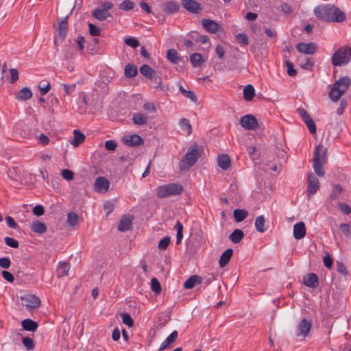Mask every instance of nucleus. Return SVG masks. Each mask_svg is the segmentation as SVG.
Wrapping results in <instances>:
<instances>
[{
    "mask_svg": "<svg viewBox=\"0 0 351 351\" xmlns=\"http://www.w3.org/2000/svg\"><path fill=\"white\" fill-rule=\"evenodd\" d=\"M314 138L317 142L320 138L319 144L317 145L313 152V169L315 173L319 176H323L324 175V170L323 169L324 165L327 161L326 149L324 147V144H326L329 137V133H313Z\"/></svg>",
    "mask_w": 351,
    "mask_h": 351,
    "instance_id": "f257e3e1",
    "label": "nucleus"
},
{
    "mask_svg": "<svg viewBox=\"0 0 351 351\" xmlns=\"http://www.w3.org/2000/svg\"><path fill=\"white\" fill-rule=\"evenodd\" d=\"M314 14L317 19L326 22H342L346 19L344 12L330 5L317 6L314 9Z\"/></svg>",
    "mask_w": 351,
    "mask_h": 351,
    "instance_id": "f03ea898",
    "label": "nucleus"
},
{
    "mask_svg": "<svg viewBox=\"0 0 351 351\" xmlns=\"http://www.w3.org/2000/svg\"><path fill=\"white\" fill-rule=\"evenodd\" d=\"M108 93V84L103 82L96 84L92 93L89 95V110H99L102 107L104 97Z\"/></svg>",
    "mask_w": 351,
    "mask_h": 351,
    "instance_id": "7ed1b4c3",
    "label": "nucleus"
},
{
    "mask_svg": "<svg viewBox=\"0 0 351 351\" xmlns=\"http://www.w3.org/2000/svg\"><path fill=\"white\" fill-rule=\"evenodd\" d=\"M202 149L197 143L190 146L179 162V169L184 171L193 166L200 156Z\"/></svg>",
    "mask_w": 351,
    "mask_h": 351,
    "instance_id": "20e7f679",
    "label": "nucleus"
},
{
    "mask_svg": "<svg viewBox=\"0 0 351 351\" xmlns=\"http://www.w3.org/2000/svg\"><path fill=\"white\" fill-rule=\"evenodd\" d=\"M351 84V80L349 77L345 76L339 78L332 85L329 92V97L333 101H337L344 94Z\"/></svg>",
    "mask_w": 351,
    "mask_h": 351,
    "instance_id": "39448f33",
    "label": "nucleus"
},
{
    "mask_svg": "<svg viewBox=\"0 0 351 351\" xmlns=\"http://www.w3.org/2000/svg\"><path fill=\"white\" fill-rule=\"evenodd\" d=\"M351 59V47H342L337 49L331 58L334 66H341L347 64Z\"/></svg>",
    "mask_w": 351,
    "mask_h": 351,
    "instance_id": "423d86ee",
    "label": "nucleus"
},
{
    "mask_svg": "<svg viewBox=\"0 0 351 351\" xmlns=\"http://www.w3.org/2000/svg\"><path fill=\"white\" fill-rule=\"evenodd\" d=\"M183 187L177 183H170L162 185L157 189V197L159 198H165L173 195H178L182 193Z\"/></svg>",
    "mask_w": 351,
    "mask_h": 351,
    "instance_id": "0eeeda50",
    "label": "nucleus"
},
{
    "mask_svg": "<svg viewBox=\"0 0 351 351\" xmlns=\"http://www.w3.org/2000/svg\"><path fill=\"white\" fill-rule=\"evenodd\" d=\"M240 123L247 130H265L264 128L258 124L256 117L251 114L243 116L240 119Z\"/></svg>",
    "mask_w": 351,
    "mask_h": 351,
    "instance_id": "6e6552de",
    "label": "nucleus"
},
{
    "mask_svg": "<svg viewBox=\"0 0 351 351\" xmlns=\"http://www.w3.org/2000/svg\"><path fill=\"white\" fill-rule=\"evenodd\" d=\"M112 7L113 4L111 2L106 1L93 11L92 15L99 21H104L111 16L109 10L112 9Z\"/></svg>",
    "mask_w": 351,
    "mask_h": 351,
    "instance_id": "1a4fd4ad",
    "label": "nucleus"
},
{
    "mask_svg": "<svg viewBox=\"0 0 351 351\" xmlns=\"http://www.w3.org/2000/svg\"><path fill=\"white\" fill-rule=\"evenodd\" d=\"M312 327V322L306 318L302 319L295 328V336L304 339L308 336Z\"/></svg>",
    "mask_w": 351,
    "mask_h": 351,
    "instance_id": "9d476101",
    "label": "nucleus"
},
{
    "mask_svg": "<svg viewBox=\"0 0 351 351\" xmlns=\"http://www.w3.org/2000/svg\"><path fill=\"white\" fill-rule=\"evenodd\" d=\"M308 188H307V196L310 197L314 195L319 188V182L317 178L313 173H311L308 176Z\"/></svg>",
    "mask_w": 351,
    "mask_h": 351,
    "instance_id": "9b49d317",
    "label": "nucleus"
},
{
    "mask_svg": "<svg viewBox=\"0 0 351 351\" xmlns=\"http://www.w3.org/2000/svg\"><path fill=\"white\" fill-rule=\"evenodd\" d=\"M298 112L301 117L302 121L307 126L309 132H316V125L314 121L311 118L308 112L304 108H298Z\"/></svg>",
    "mask_w": 351,
    "mask_h": 351,
    "instance_id": "f8f14e48",
    "label": "nucleus"
},
{
    "mask_svg": "<svg viewBox=\"0 0 351 351\" xmlns=\"http://www.w3.org/2000/svg\"><path fill=\"white\" fill-rule=\"evenodd\" d=\"M21 300L25 301L27 308H38L41 304L40 298L35 295H26L21 297Z\"/></svg>",
    "mask_w": 351,
    "mask_h": 351,
    "instance_id": "ddd939ff",
    "label": "nucleus"
},
{
    "mask_svg": "<svg viewBox=\"0 0 351 351\" xmlns=\"http://www.w3.org/2000/svg\"><path fill=\"white\" fill-rule=\"evenodd\" d=\"M110 186L109 180L105 177H98L95 182L94 189L98 193H106Z\"/></svg>",
    "mask_w": 351,
    "mask_h": 351,
    "instance_id": "4468645a",
    "label": "nucleus"
},
{
    "mask_svg": "<svg viewBox=\"0 0 351 351\" xmlns=\"http://www.w3.org/2000/svg\"><path fill=\"white\" fill-rule=\"evenodd\" d=\"M89 95L84 92L79 94L78 97V110L81 114L85 113L89 110Z\"/></svg>",
    "mask_w": 351,
    "mask_h": 351,
    "instance_id": "2eb2a0df",
    "label": "nucleus"
},
{
    "mask_svg": "<svg viewBox=\"0 0 351 351\" xmlns=\"http://www.w3.org/2000/svg\"><path fill=\"white\" fill-rule=\"evenodd\" d=\"M297 50L304 54H313L317 49V46L313 43H300L296 45Z\"/></svg>",
    "mask_w": 351,
    "mask_h": 351,
    "instance_id": "dca6fc26",
    "label": "nucleus"
},
{
    "mask_svg": "<svg viewBox=\"0 0 351 351\" xmlns=\"http://www.w3.org/2000/svg\"><path fill=\"white\" fill-rule=\"evenodd\" d=\"M123 142L128 146L136 147L143 144V140L139 136L132 134L125 136L123 138Z\"/></svg>",
    "mask_w": 351,
    "mask_h": 351,
    "instance_id": "f3484780",
    "label": "nucleus"
},
{
    "mask_svg": "<svg viewBox=\"0 0 351 351\" xmlns=\"http://www.w3.org/2000/svg\"><path fill=\"white\" fill-rule=\"evenodd\" d=\"M202 23L204 29L212 34L217 33L220 29L219 25L211 19H203Z\"/></svg>",
    "mask_w": 351,
    "mask_h": 351,
    "instance_id": "a211bd4d",
    "label": "nucleus"
},
{
    "mask_svg": "<svg viewBox=\"0 0 351 351\" xmlns=\"http://www.w3.org/2000/svg\"><path fill=\"white\" fill-rule=\"evenodd\" d=\"M182 6L189 12L194 14L199 13L200 11L199 4L194 0H182Z\"/></svg>",
    "mask_w": 351,
    "mask_h": 351,
    "instance_id": "6ab92c4d",
    "label": "nucleus"
},
{
    "mask_svg": "<svg viewBox=\"0 0 351 351\" xmlns=\"http://www.w3.org/2000/svg\"><path fill=\"white\" fill-rule=\"evenodd\" d=\"M304 284L311 288H315L319 285V279L316 274H308L303 278Z\"/></svg>",
    "mask_w": 351,
    "mask_h": 351,
    "instance_id": "aec40b11",
    "label": "nucleus"
},
{
    "mask_svg": "<svg viewBox=\"0 0 351 351\" xmlns=\"http://www.w3.org/2000/svg\"><path fill=\"white\" fill-rule=\"evenodd\" d=\"M306 235V227L304 222L300 221L293 226V236L296 239H301Z\"/></svg>",
    "mask_w": 351,
    "mask_h": 351,
    "instance_id": "412c9836",
    "label": "nucleus"
},
{
    "mask_svg": "<svg viewBox=\"0 0 351 351\" xmlns=\"http://www.w3.org/2000/svg\"><path fill=\"white\" fill-rule=\"evenodd\" d=\"M178 336V333L176 330L173 331L166 339L161 343L159 351H162L167 348H169L173 343L176 341Z\"/></svg>",
    "mask_w": 351,
    "mask_h": 351,
    "instance_id": "4be33fe9",
    "label": "nucleus"
},
{
    "mask_svg": "<svg viewBox=\"0 0 351 351\" xmlns=\"http://www.w3.org/2000/svg\"><path fill=\"white\" fill-rule=\"evenodd\" d=\"M180 5L174 1H167L162 4V10L167 14H174L178 11Z\"/></svg>",
    "mask_w": 351,
    "mask_h": 351,
    "instance_id": "5701e85b",
    "label": "nucleus"
},
{
    "mask_svg": "<svg viewBox=\"0 0 351 351\" xmlns=\"http://www.w3.org/2000/svg\"><path fill=\"white\" fill-rule=\"evenodd\" d=\"M58 35L64 39L67 34L68 30V16L64 17L58 24Z\"/></svg>",
    "mask_w": 351,
    "mask_h": 351,
    "instance_id": "b1692460",
    "label": "nucleus"
},
{
    "mask_svg": "<svg viewBox=\"0 0 351 351\" xmlns=\"http://www.w3.org/2000/svg\"><path fill=\"white\" fill-rule=\"evenodd\" d=\"M233 254V250L230 248L225 250L220 256L219 264L221 267H225L230 261Z\"/></svg>",
    "mask_w": 351,
    "mask_h": 351,
    "instance_id": "393cba45",
    "label": "nucleus"
},
{
    "mask_svg": "<svg viewBox=\"0 0 351 351\" xmlns=\"http://www.w3.org/2000/svg\"><path fill=\"white\" fill-rule=\"evenodd\" d=\"M189 37L194 41L201 43L202 44L209 43V38L206 35H201L197 32H191L189 34Z\"/></svg>",
    "mask_w": 351,
    "mask_h": 351,
    "instance_id": "a878e982",
    "label": "nucleus"
},
{
    "mask_svg": "<svg viewBox=\"0 0 351 351\" xmlns=\"http://www.w3.org/2000/svg\"><path fill=\"white\" fill-rule=\"evenodd\" d=\"M32 93L29 88L25 87L22 88L16 95L15 99L19 101H25L30 99Z\"/></svg>",
    "mask_w": 351,
    "mask_h": 351,
    "instance_id": "bb28decb",
    "label": "nucleus"
},
{
    "mask_svg": "<svg viewBox=\"0 0 351 351\" xmlns=\"http://www.w3.org/2000/svg\"><path fill=\"white\" fill-rule=\"evenodd\" d=\"M31 229L34 232L38 234H43L47 231L45 224L38 220L32 222Z\"/></svg>",
    "mask_w": 351,
    "mask_h": 351,
    "instance_id": "cd10ccee",
    "label": "nucleus"
},
{
    "mask_svg": "<svg viewBox=\"0 0 351 351\" xmlns=\"http://www.w3.org/2000/svg\"><path fill=\"white\" fill-rule=\"evenodd\" d=\"M217 162L221 169L227 170L230 166V158L228 155L222 154L218 157Z\"/></svg>",
    "mask_w": 351,
    "mask_h": 351,
    "instance_id": "c85d7f7f",
    "label": "nucleus"
},
{
    "mask_svg": "<svg viewBox=\"0 0 351 351\" xmlns=\"http://www.w3.org/2000/svg\"><path fill=\"white\" fill-rule=\"evenodd\" d=\"M266 221L263 215H260L257 217L255 219V227L256 231L259 232H264L267 228V226H265Z\"/></svg>",
    "mask_w": 351,
    "mask_h": 351,
    "instance_id": "c756f323",
    "label": "nucleus"
},
{
    "mask_svg": "<svg viewBox=\"0 0 351 351\" xmlns=\"http://www.w3.org/2000/svg\"><path fill=\"white\" fill-rule=\"evenodd\" d=\"M21 325L24 330L31 332L35 331L38 326V324L36 322L30 319H25L23 321H22Z\"/></svg>",
    "mask_w": 351,
    "mask_h": 351,
    "instance_id": "7c9ffc66",
    "label": "nucleus"
},
{
    "mask_svg": "<svg viewBox=\"0 0 351 351\" xmlns=\"http://www.w3.org/2000/svg\"><path fill=\"white\" fill-rule=\"evenodd\" d=\"M132 226V219L130 217L124 216L120 221L118 230L124 232L128 230Z\"/></svg>",
    "mask_w": 351,
    "mask_h": 351,
    "instance_id": "2f4dec72",
    "label": "nucleus"
},
{
    "mask_svg": "<svg viewBox=\"0 0 351 351\" xmlns=\"http://www.w3.org/2000/svg\"><path fill=\"white\" fill-rule=\"evenodd\" d=\"M140 73L147 79H152L156 75V71L147 64L141 66Z\"/></svg>",
    "mask_w": 351,
    "mask_h": 351,
    "instance_id": "473e14b6",
    "label": "nucleus"
},
{
    "mask_svg": "<svg viewBox=\"0 0 351 351\" xmlns=\"http://www.w3.org/2000/svg\"><path fill=\"white\" fill-rule=\"evenodd\" d=\"M201 283V278L198 276H191L185 282L184 287L186 289L193 288L197 284Z\"/></svg>",
    "mask_w": 351,
    "mask_h": 351,
    "instance_id": "72a5a7b5",
    "label": "nucleus"
},
{
    "mask_svg": "<svg viewBox=\"0 0 351 351\" xmlns=\"http://www.w3.org/2000/svg\"><path fill=\"white\" fill-rule=\"evenodd\" d=\"M70 265L67 263H60L57 269V276L58 278L66 276L69 274Z\"/></svg>",
    "mask_w": 351,
    "mask_h": 351,
    "instance_id": "f704fd0d",
    "label": "nucleus"
},
{
    "mask_svg": "<svg viewBox=\"0 0 351 351\" xmlns=\"http://www.w3.org/2000/svg\"><path fill=\"white\" fill-rule=\"evenodd\" d=\"M243 237L244 233L240 229H235L229 236L230 240L234 243H239Z\"/></svg>",
    "mask_w": 351,
    "mask_h": 351,
    "instance_id": "c9c22d12",
    "label": "nucleus"
},
{
    "mask_svg": "<svg viewBox=\"0 0 351 351\" xmlns=\"http://www.w3.org/2000/svg\"><path fill=\"white\" fill-rule=\"evenodd\" d=\"M167 58L171 62L174 64H177L180 61V56L178 51L174 49H171L167 51Z\"/></svg>",
    "mask_w": 351,
    "mask_h": 351,
    "instance_id": "e433bc0d",
    "label": "nucleus"
},
{
    "mask_svg": "<svg viewBox=\"0 0 351 351\" xmlns=\"http://www.w3.org/2000/svg\"><path fill=\"white\" fill-rule=\"evenodd\" d=\"M233 215L237 222H241L247 217L248 213L243 209H235Z\"/></svg>",
    "mask_w": 351,
    "mask_h": 351,
    "instance_id": "4c0bfd02",
    "label": "nucleus"
},
{
    "mask_svg": "<svg viewBox=\"0 0 351 351\" xmlns=\"http://www.w3.org/2000/svg\"><path fill=\"white\" fill-rule=\"evenodd\" d=\"M190 61L193 67H199L204 62L202 56L199 53H195L190 56Z\"/></svg>",
    "mask_w": 351,
    "mask_h": 351,
    "instance_id": "58836bf2",
    "label": "nucleus"
},
{
    "mask_svg": "<svg viewBox=\"0 0 351 351\" xmlns=\"http://www.w3.org/2000/svg\"><path fill=\"white\" fill-rule=\"evenodd\" d=\"M85 138L86 136L84 133H73V138L69 141L72 145L77 147L84 141Z\"/></svg>",
    "mask_w": 351,
    "mask_h": 351,
    "instance_id": "ea45409f",
    "label": "nucleus"
},
{
    "mask_svg": "<svg viewBox=\"0 0 351 351\" xmlns=\"http://www.w3.org/2000/svg\"><path fill=\"white\" fill-rule=\"evenodd\" d=\"M255 95L254 87L251 84L247 85L243 89V97L246 101H251Z\"/></svg>",
    "mask_w": 351,
    "mask_h": 351,
    "instance_id": "a19ab883",
    "label": "nucleus"
},
{
    "mask_svg": "<svg viewBox=\"0 0 351 351\" xmlns=\"http://www.w3.org/2000/svg\"><path fill=\"white\" fill-rule=\"evenodd\" d=\"M125 75L128 77H135L137 73V69L134 64H128L125 66L124 69Z\"/></svg>",
    "mask_w": 351,
    "mask_h": 351,
    "instance_id": "79ce46f5",
    "label": "nucleus"
},
{
    "mask_svg": "<svg viewBox=\"0 0 351 351\" xmlns=\"http://www.w3.org/2000/svg\"><path fill=\"white\" fill-rule=\"evenodd\" d=\"M174 228L177 231L176 234V244L180 243L182 238H183V226L182 224L178 221L174 226Z\"/></svg>",
    "mask_w": 351,
    "mask_h": 351,
    "instance_id": "37998d69",
    "label": "nucleus"
},
{
    "mask_svg": "<svg viewBox=\"0 0 351 351\" xmlns=\"http://www.w3.org/2000/svg\"><path fill=\"white\" fill-rule=\"evenodd\" d=\"M147 121V117L141 113H136L133 116V121L136 125H144Z\"/></svg>",
    "mask_w": 351,
    "mask_h": 351,
    "instance_id": "c03bdc74",
    "label": "nucleus"
},
{
    "mask_svg": "<svg viewBox=\"0 0 351 351\" xmlns=\"http://www.w3.org/2000/svg\"><path fill=\"white\" fill-rule=\"evenodd\" d=\"M9 76H7L8 81L14 84L19 80V71L16 69H10L8 70Z\"/></svg>",
    "mask_w": 351,
    "mask_h": 351,
    "instance_id": "a18cd8bd",
    "label": "nucleus"
},
{
    "mask_svg": "<svg viewBox=\"0 0 351 351\" xmlns=\"http://www.w3.org/2000/svg\"><path fill=\"white\" fill-rule=\"evenodd\" d=\"M78 219L79 217L75 213L71 212L67 215V222L70 226H75L78 222Z\"/></svg>",
    "mask_w": 351,
    "mask_h": 351,
    "instance_id": "49530a36",
    "label": "nucleus"
},
{
    "mask_svg": "<svg viewBox=\"0 0 351 351\" xmlns=\"http://www.w3.org/2000/svg\"><path fill=\"white\" fill-rule=\"evenodd\" d=\"M343 192V188L339 184L334 185L332 193L330 195V198L332 199H337L339 197V195Z\"/></svg>",
    "mask_w": 351,
    "mask_h": 351,
    "instance_id": "de8ad7c7",
    "label": "nucleus"
},
{
    "mask_svg": "<svg viewBox=\"0 0 351 351\" xmlns=\"http://www.w3.org/2000/svg\"><path fill=\"white\" fill-rule=\"evenodd\" d=\"M38 87L40 93L44 95L49 91L51 86L49 82L42 81L39 83Z\"/></svg>",
    "mask_w": 351,
    "mask_h": 351,
    "instance_id": "09e8293b",
    "label": "nucleus"
},
{
    "mask_svg": "<svg viewBox=\"0 0 351 351\" xmlns=\"http://www.w3.org/2000/svg\"><path fill=\"white\" fill-rule=\"evenodd\" d=\"M134 3L130 0H124L120 5L119 8L123 10L128 11L134 8Z\"/></svg>",
    "mask_w": 351,
    "mask_h": 351,
    "instance_id": "8fccbe9b",
    "label": "nucleus"
},
{
    "mask_svg": "<svg viewBox=\"0 0 351 351\" xmlns=\"http://www.w3.org/2000/svg\"><path fill=\"white\" fill-rule=\"evenodd\" d=\"M121 317L123 323L125 324V325L128 326L129 327H131L134 325V321L128 313H121Z\"/></svg>",
    "mask_w": 351,
    "mask_h": 351,
    "instance_id": "3c124183",
    "label": "nucleus"
},
{
    "mask_svg": "<svg viewBox=\"0 0 351 351\" xmlns=\"http://www.w3.org/2000/svg\"><path fill=\"white\" fill-rule=\"evenodd\" d=\"M151 287L152 290L156 293H159L161 291V287L159 281L154 278L151 280Z\"/></svg>",
    "mask_w": 351,
    "mask_h": 351,
    "instance_id": "603ef678",
    "label": "nucleus"
},
{
    "mask_svg": "<svg viewBox=\"0 0 351 351\" xmlns=\"http://www.w3.org/2000/svg\"><path fill=\"white\" fill-rule=\"evenodd\" d=\"M339 227L346 237H351V226L348 223H341Z\"/></svg>",
    "mask_w": 351,
    "mask_h": 351,
    "instance_id": "864d4df0",
    "label": "nucleus"
},
{
    "mask_svg": "<svg viewBox=\"0 0 351 351\" xmlns=\"http://www.w3.org/2000/svg\"><path fill=\"white\" fill-rule=\"evenodd\" d=\"M237 42L241 45H247L249 44L247 36L243 33H240L236 35Z\"/></svg>",
    "mask_w": 351,
    "mask_h": 351,
    "instance_id": "5fc2aeb1",
    "label": "nucleus"
},
{
    "mask_svg": "<svg viewBox=\"0 0 351 351\" xmlns=\"http://www.w3.org/2000/svg\"><path fill=\"white\" fill-rule=\"evenodd\" d=\"M125 43L132 48H136L140 45L138 40L133 37L125 39Z\"/></svg>",
    "mask_w": 351,
    "mask_h": 351,
    "instance_id": "6e6d98bb",
    "label": "nucleus"
},
{
    "mask_svg": "<svg viewBox=\"0 0 351 351\" xmlns=\"http://www.w3.org/2000/svg\"><path fill=\"white\" fill-rule=\"evenodd\" d=\"M171 241L170 237H165L162 239L158 243V248L161 250L167 249Z\"/></svg>",
    "mask_w": 351,
    "mask_h": 351,
    "instance_id": "4d7b16f0",
    "label": "nucleus"
},
{
    "mask_svg": "<svg viewBox=\"0 0 351 351\" xmlns=\"http://www.w3.org/2000/svg\"><path fill=\"white\" fill-rule=\"evenodd\" d=\"M180 125L182 130H187L188 132H191V125L190 124L189 121L187 119H181L180 121Z\"/></svg>",
    "mask_w": 351,
    "mask_h": 351,
    "instance_id": "13d9d810",
    "label": "nucleus"
},
{
    "mask_svg": "<svg viewBox=\"0 0 351 351\" xmlns=\"http://www.w3.org/2000/svg\"><path fill=\"white\" fill-rule=\"evenodd\" d=\"M287 69V73L289 76L294 77L297 74V71L294 69L293 64L289 61L285 62Z\"/></svg>",
    "mask_w": 351,
    "mask_h": 351,
    "instance_id": "bf43d9fd",
    "label": "nucleus"
},
{
    "mask_svg": "<svg viewBox=\"0 0 351 351\" xmlns=\"http://www.w3.org/2000/svg\"><path fill=\"white\" fill-rule=\"evenodd\" d=\"M22 341L27 350H32L34 348V341L32 338L23 337Z\"/></svg>",
    "mask_w": 351,
    "mask_h": 351,
    "instance_id": "052dcab7",
    "label": "nucleus"
},
{
    "mask_svg": "<svg viewBox=\"0 0 351 351\" xmlns=\"http://www.w3.org/2000/svg\"><path fill=\"white\" fill-rule=\"evenodd\" d=\"M5 243L7 245L13 248H17L19 245V242L16 239L8 237L5 238Z\"/></svg>",
    "mask_w": 351,
    "mask_h": 351,
    "instance_id": "680f3d73",
    "label": "nucleus"
},
{
    "mask_svg": "<svg viewBox=\"0 0 351 351\" xmlns=\"http://www.w3.org/2000/svg\"><path fill=\"white\" fill-rule=\"evenodd\" d=\"M88 27H89V33L91 36H98L100 35V34H101L100 29L98 28L97 27H96L95 25H94L93 24L89 23Z\"/></svg>",
    "mask_w": 351,
    "mask_h": 351,
    "instance_id": "e2e57ef3",
    "label": "nucleus"
},
{
    "mask_svg": "<svg viewBox=\"0 0 351 351\" xmlns=\"http://www.w3.org/2000/svg\"><path fill=\"white\" fill-rule=\"evenodd\" d=\"M62 176L66 180H72L74 178V173L69 169H63L61 173Z\"/></svg>",
    "mask_w": 351,
    "mask_h": 351,
    "instance_id": "0e129e2a",
    "label": "nucleus"
},
{
    "mask_svg": "<svg viewBox=\"0 0 351 351\" xmlns=\"http://www.w3.org/2000/svg\"><path fill=\"white\" fill-rule=\"evenodd\" d=\"M117 147V143L113 140H109L106 141L105 147L107 150L114 151L116 149Z\"/></svg>",
    "mask_w": 351,
    "mask_h": 351,
    "instance_id": "69168bd1",
    "label": "nucleus"
},
{
    "mask_svg": "<svg viewBox=\"0 0 351 351\" xmlns=\"http://www.w3.org/2000/svg\"><path fill=\"white\" fill-rule=\"evenodd\" d=\"M339 209L341 210V211H342L343 213H344L346 215H349L351 213V208L350 207V206L346 203H339Z\"/></svg>",
    "mask_w": 351,
    "mask_h": 351,
    "instance_id": "338daca9",
    "label": "nucleus"
},
{
    "mask_svg": "<svg viewBox=\"0 0 351 351\" xmlns=\"http://www.w3.org/2000/svg\"><path fill=\"white\" fill-rule=\"evenodd\" d=\"M143 108L145 110L147 111L149 113H154L156 110L154 104L151 102L145 103L143 105Z\"/></svg>",
    "mask_w": 351,
    "mask_h": 351,
    "instance_id": "774afa93",
    "label": "nucleus"
}]
</instances>
